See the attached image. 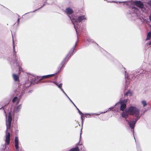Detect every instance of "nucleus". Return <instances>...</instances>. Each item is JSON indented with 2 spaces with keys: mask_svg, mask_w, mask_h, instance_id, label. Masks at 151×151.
<instances>
[{
  "mask_svg": "<svg viewBox=\"0 0 151 151\" xmlns=\"http://www.w3.org/2000/svg\"><path fill=\"white\" fill-rule=\"evenodd\" d=\"M14 63L16 65H17L18 66L19 72L22 71V68L19 65V64H18V60H17L16 59L14 61Z\"/></svg>",
  "mask_w": 151,
  "mask_h": 151,
  "instance_id": "13",
  "label": "nucleus"
},
{
  "mask_svg": "<svg viewBox=\"0 0 151 151\" xmlns=\"http://www.w3.org/2000/svg\"><path fill=\"white\" fill-rule=\"evenodd\" d=\"M126 121L128 123V124L129 125L130 127L132 129H134L135 125V124L136 121V119H135V121H130L129 122V121L127 119L126 120Z\"/></svg>",
  "mask_w": 151,
  "mask_h": 151,
  "instance_id": "8",
  "label": "nucleus"
},
{
  "mask_svg": "<svg viewBox=\"0 0 151 151\" xmlns=\"http://www.w3.org/2000/svg\"><path fill=\"white\" fill-rule=\"evenodd\" d=\"M70 101H71V100L70 99H69Z\"/></svg>",
  "mask_w": 151,
  "mask_h": 151,
  "instance_id": "46",
  "label": "nucleus"
},
{
  "mask_svg": "<svg viewBox=\"0 0 151 151\" xmlns=\"http://www.w3.org/2000/svg\"><path fill=\"white\" fill-rule=\"evenodd\" d=\"M79 143H78V145H79L81 146V150H82L83 151H86V149L84 148V147L82 145H79Z\"/></svg>",
  "mask_w": 151,
  "mask_h": 151,
  "instance_id": "21",
  "label": "nucleus"
},
{
  "mask_svg": "<svg viewBox=\"0 0 151 151\" xmlns=\"http://www.w3.org/2000/svg\"><path fill=\"white\" fill-rule=\"evenodd\" d=\"M44 5H43L41 7H40V8H39L38 9H40Z\"/></svg>",
  "mask_w": 151,
  "mask_h": 151,
  "instance_id": "38",
  "label": "nucleus"
},
{
  "mask_svg": "<svg viewBox=\"0 0 151 151\" xmlns=\"http://www.w3.org/2000/svg\"><path fill=\"white\" fill-rule=\"evenodd\" d=\"M69 55V54H68V55H67L66 57L63 60V61L61 62V63L60 64V65L61 66V67L60 68H58V69L59 70V71L64 66V65L68 61V59L69 58V57H68Z\"/></svg>",
  "mask_w": 151,
  "mask_h": 151,
  "instance_id": "6",
  "label": "nucleus"
},
{
  "mask_svg": "<svg viewBox=\"0 0 151 151\" xmlns=\"http://www.w3.org/2000/svg\"><path fill=\"white\" fill-rule=\"evenodd\" d=\"M91 114H84V115L83 116H84V118L85 117H87V118H89L91 116Z\"/></svg>",
  "mask_w": 151,
  "mask_h": 151,
  "instance_id": "23",
  "label": "nucleus"
},
{
  "mask_svg": "<svg viewBox=\"0 0 151 151\" xmlns=\"http://www.w3.org/2000/svg\"><path fill=\"white\" fill-rule=\"evenodd\" d=\"M62 83H60L59 84H58V87L61 90L62 88Z\"/></svg>",
  "mask_w": 151,
  "mask_h": 151,
  "instance_id": "26",
  "label": "nucleus"
},
{
  "mask_svg": "<svg viewBox=\"0 0 151 151\" xmlns=\"http://www.w3.org/2000/svg\"><path fill=\"white\" fill-rule=\"evenodd\" d=\"M148 4L150 5H151V0L148 3Z\"/></svg>",
  "mask_w": 151,
  "mask_h": 151,
  "instance_id": "33",
  "label": "nucleus"
},
{
  "mask_svg": "<svg viewBox=\"0 0 151 151\" xmlns=\"http://www.w3.org/2000/svg\"><path fill=\"white\" fill-rule=\"evenodd\" d=\"M132 93L131 91H128L127 92V93L125 94L124 96H131L132 95Z\"/></svg>",
  "mask_w": 151,
  "mask_h": 151,
  "instance_id": "19",
  "label": "nucleus"
},
{
  "mask_svg": "<svg viewBox=\"0 0 151 151\" xmlns=\"http://www.w3.org/2000/svg\"><path fill=\"white\" fill-rule=\"evenodd\" d=\"M19 19H20L18 18V19L17 20V22H18V24H19Z\"/></svg>",
  "mask_w": 151,
  "mask_h": 151,
  "instance_id": "34",
  "label": "nucleus"
},
{
  "mask_svg": "<svg viewBox=\"0 0 151 151\" xmlns=\"http://www.w3.org/2000/svg\"><path fill=\"white\" fill-rule=\"evenodd\" d=\"M126 100H120L115 105L118 107L117 109L120 108V110L124 111L126 107Z\"/></svg>",
  "mask_w": 151,
  "mask_h": 151,
  "instance_id": "5",
  "label": "nucleus"
},
{
  "mask_svg": "<svg viewBox=\"0 0 151 151\" xmlns=\"http://www.w3.org/2000/svg\"><path fill=\"white\" fill-rule=\"evenodd\" d=\"M146 45L147 46L148 45H151V41L149 43H147L146 44Z\"/></svg>",
  "mask_w": 151,
  "mask_h": 151,
  "instance_id": "27",
  "label": "nucleus"
},
{
  "mask_svg": "<svg viewBox=\"0 0 151 151\" xmlns=\"http://www.w3.org/2000/svg\"><path fill=\"white\" fill-rule=\"evenodd\" d=\"M14 144L16 151H19V140L18 138L17 137H15L14 139Z\"/></svg>",
  "mask_w": 151,
  "mask_h": 151,
  "instance_id": "7",
  "label": "nucleus"
},
{
  "mask_svg": "<svg viewBox=\"0 0 151 151\" xmlns=\"http://www.w3.org/2000/svg\"><path fill=\"white\" fill-rule=\"evenodd\" d=\"M79 148L78 147L76 146L75 148L70 149L69 151H79Z\"/></svg>",
  "mask_w": 151,
  "mask_h": 151,
  "instance_id": "17",
  "label": "nucleus"
},
{
  "mask_svg": "<svg viewBox=\"0 0 151 151\" xmlns=\"http://www.w3.org/2000/svg\"><path fill=\"white\" fill-rule=\"evenodd\" d=\"M72 103L73 102V101H72V100L71 101H70Z\"/></svg>",
  "mask_w": 151,
  "mask_h": 151,
  "instance_id": "50",
  "label": "nucleus"
},
{
  "mask_svg": "<svg viewBox=\"0 0 151 151\" xmlns=\"http://www.w3.org/2000/svg\"><path fill=\"white\" fill-rule=\"evenodd\" d=\"M125 3V4L127 5H129V6H131L132 5L135 4L137 6L139 7L141 9H142L143 8V4L140 1H136L135 2L132 1H125V2H119V3Z\"/></svg>",
  "mask_w": 151,
  "mask_h": 151,
  "instance_id": "4",
  "label": "nucleus"
},
{
  "mask_svg": "<svg viewBox=\"0 0 151 151\" xmlns=\"http://www.w3.org/2000/svg\"><path fill=\"white\" fill-rule=\"evenodd\" d=\"M141 103L144 107L146 106L147 105L146 101L144 100H143L141 101Z\"/></svg>",
  "mask_w": 151,
  "mask_h": 151,
  "instance_id": "20",
  "label": "nucleus"
},
{
  "mask_svg": "<svg viewBox=\"0 0 151 151\" xmlns=\"http://www.w3.org/2000/svg\"><path fill=\"white\" fill-rule=\"evenodd\" d=\"M68 98L69 99H70V98L69 97H68Z\"/></svg>",
  "mask_w": 151,
  "mask_h": 151,
  "instance_id": "49",
  "label": "nucleus"
},
{
  "mask_svg": "<svg viewBox=\"0 0 151 151\" xmlns=\"http://www.w3.org/2000/svg\"><path fill=\"white\" fill-rule=\"evenodd\" d=\"M65 11L67 14L68 15L69 17H71V16H70L69 15L70 14H72L73 12V10L72 9L69 7L66 8Z\"/></svg>",
  "mask_w": 151,
  "mask_h": 151,
  "instance_id": "9",
  "label": "nucleus"
},
{
  "mask_svg": "<svg viewBox=\"0 0 151 151\" xmlns=\"http://www.w3.org/2000/svg\"><path fill=\"white\" fill-rule=\"evenodd\" d=\"M70 101H71V100L70 99H69Z\"/></svg>",
  "mask_w": 151,
  "mask_h": 151,
  "instance_id": "47",
  "label": "nucleus"
},
{
  "mask_svg": "<svg viewBox=\"0 0 151 151\" xmlns=\"http://www.w3.org/2000/svg\"><path fill=\"white\" fill-rule=\"evenodd\" d=\"M62 92H63L64 93V94H65V95H66L67 94L65 93L64 92V90L62 89V88H61V90H60Z\"/></svg>",
  "mask_w": 151,
  "mask_h": 151,
  "instance_id": "29",
  "label": "nucleus"
},
{
  "mask_svg": "<svg viewBox=\"0 0 151 151\" xmlns=\"http://www.w3.org/2000/svg\"><path fill=\"white\" fill-rule=\"evenodd\" d=\"M13 52L14 53V55H16V52H15V46L14 45V41L13 40Z\"/></svg>",
  "mask_w": 151,
  "mask_h": 151,
  "instance_id": "24",
  "label": "nucleus"
},
{
  "mask_svg": "<svg viewBox=\"0 0 151 151\" xmlns=\"http://www.w3.org/2000/svg\"><path fill=\"white\" fill-rule=\"evenodd\" d=\"M52 82L54 84H55L57 86L58 85V83L56 82Z\"/></svg>",
  "mask_w": 151,
  "mask_h": 151,
  "instance_id": "32",
  "label": "nucleus"
},
{
  "mask_svg": "<svg viewBox=\"0 0 151 151\" xmlns=\"http://www.w3.org/2000/svg\"><path fill=\"white\" fill-rule=\"evenodd\" d=\"M13 77L14 81H19V77L17 75L13 74Z\"/></svg>",
  "mask_w": 151,
  "mask_h": 151,
  "instance_id": "15",
  "label": "nucleus"
},
{
  "mask_svg": "<svg viewBox=\"0 0 151 151\" xmlns=\"http://www.w3.org/2000/svg\"><path fill=\"white\" fill-rule=\"evenodd\" d=\"M128 115H133L136 117V121H137L141 116L140 114V110L137 107L133 106H130L126 111H123L122 116L123 117L126 119L128 117Z\"/></svg>",
  "mask_w": 151,
  "mask_h": 151,
  "instance_id": "1",
  "label": "nucleus"
},
{
  "mask_svg": "<svg viewBox=\"0 0 151 151\" xmlns=\"http://www.w3.org/2000/svg\"><path fill=\"white\" fill-rule=\"evenodd\" d=\"M107 111H104V112H101V113L100 114H102V113H105V112H106Z\"/></svg>",
  "mask_w": 151,
  "mask_h": 151,
  "instance_id": "35",
  "label": "nucleus"
},
{
  "mask_svg": "<svg viewBox=\"0 0 151 151\" xmlns=\"http://www.w3.org/2000/svg\"><path fill=\"white\" fill-rule=\"evenodd\" d=\"M77 43V42H76L75 44L73 47V48L70 50V51L69 52V53L68 54H69V55L68 57H70V56L71 55V54H73L75 52L74 51L75 48L76 47V44Z\"/></svg>",
  "mask_w": 151,
  "mask_h": 151,
  "instance_id": "11",
  "label": "nucleus"
},
{
  "mask_svg": "<svg viewBox=\"0 0 151 151\" xmlns=\"http://www.w3.org/2000/svg\"><path fill=\"white\" fill-rule=\"evenodd\" d=\"M132 9L134 11V12H133V13L135 12L137 13V11H138V10L136 7H132Z\"/></svg>",
  "mask_w": 151,
  "mask_h": 151,
  "instance_id": "22",
  "label": "nucleus"
},
{
  "mask_svg": "<svg viewBox=\"0 0 151 151\" xmlns=\"http://www.w3.org/2000/svg\"><path fill=\"white\" fill-rule=\"evenodd\" d=\"M71 22L74 25V27L77 34V30L80 27L79 22H81L83 20L86 19V17L85 15L76 16L72 17H69Z\"/></svg>",
  "mask_w": 151,
  "mask_h": 151,
  "instance_id": "2",
  "label": "nucleus"
},
{
  "mask_svg": "<svg viewBox=\"0 0 151 151\" xmlns=\"http://www.w3.org/2000/svg\"><path fill=\"white\" fill-rule=\"evenodd\" d=\"M19 101L20 99H18L17 97H15L12 100L13 102L16 103L17 104H19Z\"/></svg>",
  "mask_w": 151,
  "mask_h": 151,
  "instance_id": "14",
  "label": "nucleus"
},
{
  "mask_svg": "<svg viewBox=\"0 0 151 151\" xmlns=\"http://www.w3.org/2000/svg\"><path fill=\"white\" fill-rule=\"evenodd\" d=\"M32 91H29V92H31Z\"/></svg>",
  "mask_w": 151,
  "mask_h": 151,
  "instance_id": "40",
  "label": "nucleus"
},
{
  "mask_svg": "<svg viewBox=\"0 0 151 151\" xmlns=\"http://www.w3.org/2000/svg\"><path fill=\"white\" fill-rule=\"evenodd\" d=\"M68 98V97H69L66 94V95H65Z\"/></svg>",
  "mask_w": 151,
  "mask_h": 151,
  "instance_id": "39",
  "label": "nucleus"
},
{
  "mask_svg": "<svg viewBox=\"0 0 151 151\" xmlns=\"http://www.w3.org/2000/svg\"><path fill=\"white\" fill-rule=\"evenodd\" d=\"M76 108L77 109L78 111L79 114L81 115V119L82 120V122H83V118H84V116H83V115H84V114H83V113H82L79 110V109L76 106Z\"/></svg>",
  "mask_w": 151,
  "mask_h": 151,
  "instance_id": "16",
  "label": "nucleus"
},
{
  "mask_svg": "<svg viewBox=\"0 0 151 151\" xmlns=\"http://www.w3.org/2000/svg\"><path fill=\"white\" fill-rule=\"evenodd\" d=\"M72 104H74V103L73 102H72Z\"/></svg>",
  "mask_w": 151,
  "mask_h": 151,
  "instance_id": "51",
  "label": "nucleus"
},
{
  "mask_svg": "<svg viewBox=\"0 0 151 151\" xmlns=\"http://www.w3.org/2000/svg\"><path fill=\"white\" fill-rule=\"evenodd\" d=\"M32 81H35L36 79H38V77L35 78L34 76H32Z\"/></svg>",
  "mask_w": 151,
  "mask_h": 151,
  "instance_id": "25",
  "label": "nucleus"
},
{
  "mask_svg": "<svg viewBox=\"0 0 151 151\" xmlns=\"http://www.w3.org/2000/svg\"><path fill=\"white\" fill-rule=\"evenodd\" d=\"M70 101H71V100L70 99H69Z\"/></svg>",
  "mask_w": 151,
  "mask_h": 151,
  "instance_id": "45",
  "label": "nucleus"
},
{
  "mask_svg": "<svg viewBox=\"0 0 151 151\" xmlns=\"http://www.w3.org/2000/svg\"><path fill=\"white\" fill-rule=\"evenodd\" d=\"M62 92H63L64 93V94H65V95H66L67 94L65 93L64 92V90L62 89V88H61V90H60Z\"/></svg>",
  "mask_w": 151,
  "mask_h": 151,
  "instance_id": "30",
  "label": "nucleus"
},
{
  "mask_svg": "<svg viewBox=\"0 0 151 151\" xmlns=\"http://www.w3.org/2000/svg\"><path fill=\"white\" fill-rule=\"evenodd\" d=\"M62 92H63L64 93V94H65V95H66L67 94L65 93L64 92V90L62 89V88H61V90H60Z\"/></svg>",
  "mask_w": 151,
  "mask_h": 151,
  "instance_id": "28",
  "label": "nucleus"
},
{
  "mask_svg": "<svg viewBox=\"0 0 151 151\" xmlns=\"http://www.w3.org/2000/svg\"><path fill=\"white\" fill-rule=\"evenodd\" d=\"M68 98L69 99H70V98L69 97H68Z\"/></svg>",
  "mask_w": 151,
  "mask_h": 151,
  "instance_id": "48",
  "label": "nucleus"
},
{
  "mask_svg": "<svg viewBox=\"0 0 151 151\" xmlns=\"http://www.w3.org/2000/svg\"><path fill=\"white\" fill-rule=\"evenodd\" d=\"M21 104H19L15 108L14 111V113H17L20 111L21 108Z\"/></svg>",
  "mask_w": 151,
  "mask_h": 151,
  "instance_id": "12",
  "label": "nucleus"
},
{
  "mask_svg": "<svg viewBox=\"0 0 151 151\" xmlns=\"http://www.w3.org/2000/svg\"><path fill=\"white\" fill-rule=\"evenodd\" d=\"M125 78H126V74H125Z\"/></svg>",
  "mask_w": 151,
  "mask_h": 151,
  "instance_id": "43",
  "label": "nucleus"
},
{
  "mask_svg": "<svg viewBox=\"0 0 151 151\" xmlns=\"http://www.w3.org/2000/svg\"><path fill=\"white\" fill-rule=\"evenodd\" d=\"M73 105L75 106V107H76V105L74 104H73Z\"/></svg>",
  "mask_w": 151,
  "mask_h": 151,
  "instance_id": "41",
  "label": "nucleus"
},
{
  "mask_svg": "<svg viewBox=\"0 0 151 151\" xmlns=\"http://www.w3.org/2000/svg\"><path fill=\"white\" fill-rule=\"evenodd\" d=\"M35 10L34 11H33V12H35Z\"/></svg>",
  "mask_w": 151,
  "mask_h": 151,
  "instance_id": "53",
  "label": "nucleus"
},
{
  "mask_svg": "<svg viewBox=\"0 0 151 151\" xmlns=\"http://www.w3.org/2000/svg\"><path fill=\"white\" fill-rule=\"evenodd\" d=\"M151 37V32H149L147 34L146 40H149Z\"/></svg>",
  "mask_w": 151,
  "mask_h": 151,
  "instance_id": "18",
  "label": "nucleus"
},
{
  "mask_svg": "<svg viewBox=\"0 0 151 151\" xmlns=\"http://www.w3.org/2000/svg\"><path fill=\"white\" fill-rule=\"evenodd\" d=\"M62 92H63L64 93V94H65V95H66L67 94L65 93L64 92V90L62 89V88H61V90H60Z\"/></svg>",
  "mask_w": 151,
  "mask_h": 151,
  "instance_id": "31",
  "label": "nucleus"
},
{
  "mask_svg": "<svg viewBox=\"0 0 151 151\" xmlns=\"http://www.w3.org/2000/svg\"><path fill=\"white\" fill-rule=\"evenodd\" d=\"M6 137L5 142L6 143H7V145L9 144L10 141V134L9 132V130L10 129V128L11 124V122L12 119V115L11 112H9L8 115V123H7V117L6 115Z\"/></svg>",
  "mask_w": 151,
  "mask_h": 151,
  "instance_id": "3",
  "label": "nucleus"
},
{
  "mask_svg": "<svg viewBox=\"0 0 151 151\" xmlns=\"http://www.w3.org/2000/svg\"><path fill=\"white\" fill-rule=\"evenodd\" d=\"M55 74H52L42 76L41 77V78L39 80V81H40L42 80L51 77L52 76H53Z\"/></svg>",
  "mask_w": 151,
  "mask_h": 151,
  "instance_id": "10",
  "label": "nucleus"
},
{
  "mask_svg": "<svg viewBox=\"0 0 151 151\" xmlns=\"http://www.w3.org/2000/svg\"><path fill=\"white\" fill-rule=\"evenodd\" d=\"M113 108V107L112 108H109V110H111V109H112Z\"/></svg>",
  "mask_w": 151,
  "mask_h": 151,
  "instance_id": "36",
  "label": "nucleus"
},
{
  "mask_svg": "<svg viewBox=\"0 0 151 151\" xmlns=\"http://www.w3.org/2000/svg\"><path fill=\"white\" fill-rule=\"evenodd\" d=\"M50 82V81H45V82H44L45 83H46V82Z\"/></svg>",
  "mask_w": 151,
  "mask_h": 151,
  "instance_id": "37",
  "label": "nucleus"
},
{
  "mask_svg": "<svg viewBox=\"0 0 151 151\" xmlns=\"http://www.w3.org/2000/svg\"><path fill=\"white\" fill-rule=\"evenodd\" d=\"M96 114V115H98V114Z\"/></svg>",
  "mask_w": 151,
  "mask_h": 151,
  "instance_id": "52",
  "label": "nucleus"
},
{
  "mask_svg": "<svg viewBox=\"0 0 151 151\" xmlns=\"http://www.w3.org/2000/svg\"><path fill=\"white\" fill-rule=\"evenodd\" d=\"M127 79H128V77H127Z\"/></svg>",
  "mask_w": 151,
  "mask_h": 151,
  "instance_id": "54",
  "label": "nucleus"
},
{
  "mask_svg": "<svg viewBox=\"0 0 151 151\" xmlns=\"http://www.w3.org/2000/svg\"><path fill=\"white\" fill-rule=\"evenodd\" d=\"M4 145L5 146V147H6V144H4Z\"/></svg>",
  "mask_w": 151,
  "mask_h": 151,
  "instance_id": "44",
  "label": "nucleus"
},
{
  "mask_svg": "<svg viewBox=\"0 0 151 151\" xmlns=\"http://www.w3.org/2000/svg\"><path fill=\"white\" fill-rule=\"evenodd\" d=\"M81 133L80 134V138H81Z\"/></svg>",
  "mask_w": 151,
  "mask_h": 151,
  "instance_id": "42",
  "label": "nucleus"
}]
</instances>
